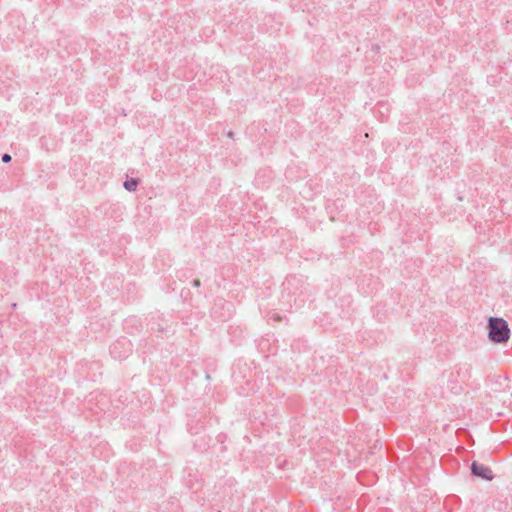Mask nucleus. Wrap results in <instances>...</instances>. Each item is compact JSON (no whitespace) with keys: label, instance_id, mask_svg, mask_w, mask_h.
<instances>
[{"label":"nucleus","instance_id":"nucleus-1","mask_svg":"<svg viewBox=\"0 0 512 512\" xmlns=\"http://www.w3.org/2000/svg\"><path fill=\"white\" fill-rule=\"evenodd\" d=\"M488 338L494 343H505L510 338V328L506 320L491 317L488 320Z\"/></svg>","mask_w":512,"mask_h":512},{"label":"nucleus","instance_id":"nucleus-2","mask_svg":"<svg viewBox=\"0 0 512 512\" xmlns=\"http://www.w3.org/2000/svg\"><path fill=\"white\" fill-rule=\"evenodd\" d=\"M131 352V343L127 339L123 338L116 341L110 347V353L113 358L122 360L125 359Z\"/></svg>","mask_w":512,"mask_h":512},{"label":"nucleus","instance_id":"nucleus-3","mask_svg":"<svg viewBox=\"0 0 512 512\" xmlns=\"http://www.w3.org/2000/svg\"><path fill=\"white\" fill-rule=\"evenodd\" d=\"M471 474L475 477L487 481H491L494 479V474L492 470L488 466L481 464L477 461H473L471 464Z\"/></svg>","mask_w":512,"mask_h":512},{"label":"nucleus","instance_id":"nucleus-4","mask_svg":"<svg viewBox=\"0 0 512 512\" xmlns=\"http://www.w3.org/2000/svg\"><path fill=\"white\" fill-rule=\"evenodd\" d=\"M456 373L462 382H466L471 378L472 367L469 364L460 365Z\"/></svg>","mask_w":512,"mask_h":512},{"label":"nucleus","instance_id":"nucleus-5","mask_svg":"<svg viewBox=\"0 0 512 512\" xmlns=\"http://www.w3.org/2000/svg\"><path fill=\"white\" fill-rule=\"evenodd\" d=\"M139 182L140 181L137 178H130L124 182L123 186L126 190L131 192L136 190L137 186L139 185Z\"/></svg>","mask_w":512,"mask_h":512},{"label":"nucleus","instance_id":"nucleus-6","mask_svg":"<svg viewBox=\"0 0 512 512\" xmlns=\"http://www.w3.org/2000/svg\"><path fill=\"white\" fill-rule=\"evenodd\" d=\"M225 306H226V308H227V315L221 314V315L219 316V319H220V320H222V321H225V320H226L227 318H229V317H230V315H231V308H232V304H231V303H229V302H225V303H223V307H225Z\"/></svg>","mask_w":512,"mask_h":512},{"label":"nucleus","instance_id":"nucleus-7","mask_svg":"<svg viewBox=\"0 0 512 512\" xmlns=\"http://www.w3.org/2000/svg\"><path fill=\"white\" fill-rule=\"evenodd\" d=\"M11 159H12L11 155H9L7 153L3 154L2 158H1L3 163H9L11 161Z\"/></svg>","mask_w":512,"mask_h":512},{"label":"nucleus","instance_id":"nucleus-8","mask_svg":"<svg viewBox=\"0 0 512 512\" xmlns=\"http://www.w3.org/2000/svg\"><path fill=\"white\" fill-rule=\"evenodd\" d=\"M193 284H194V286L198 287V286H200V281L196 279L193 281Z\"/></svg>","mask_w":512,"mask_h":512}]
</instances>
